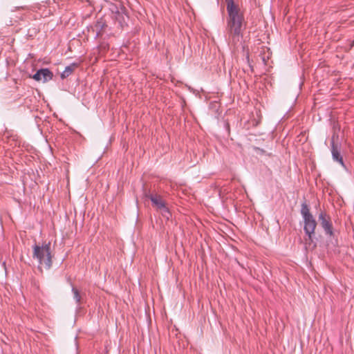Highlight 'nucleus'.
<instances>
[{"mask_svg": "<svg viewBox=\"0 0 354 354\" xmlns=\"http://www.w3.org/2000/svg\"><path fill=\"white\" fill-rule=\"evenodd\" d=\"M227 17V34L229 40L234 44L239 41L241 36V28L244 20L239 6L235 4L234 0H225Z\"/></svg>", "mask_w": 354, "mask_h": 354, "instance_id": "nucleus-1", "label": "nucleus"}, {"mask_svg": "<svg viewBox=\"0 0 354 354\" xmlns=\"http://www.w3.org/2000/svg\"><path fill=\"white\" fill-rule=\"evenodd\" d=\"M32 250V258L38 262V270L40 272L43 271V268L49 270L52 266L53 257L50 250V243L41 245L35 244Z\"/></svg>", "mask_w": 354, "mask_h": 354, "instance_id": "nucleus-2", "label": "nucleus"}, {"mask_svg": "<svg viewBox=\"0 0 354 354\" xmlns=\"http://www.w3.org/2000/svg\"><path fill=\"white\" fill-rule=\"evenodd\" d=\"M301 214L304 218V231L308 239H306V244L313 241V236L317 227V222L310 212L308 205L304 203L301 204Z\"/></svg>", "mask_w": 354, "mask_h": 354, "instance_id": "nucleus-3", "label": "nucleus"}, {"mask_svg": "<svg viewBox=\"0 0 354 354\" xmlns=\"http://www.w3.org/2000/svg\"><path fill=\"white\" fill-rule=\"evenodd\" d=\"M319 219L321 222V225L324 228L326 234L329 236L333 235L332 223L330 220V217L327 216L325 213L322 212L319 215Z\"/></svg>", "mask_w": 354, "mask_h": 354, "instance_id": "nucleus-4", "label": "nucleus"}, {"mask_svg": "<svg viewBox=\"0 0 354 354\" xmlns=\"http://www.w3.org/2000/svg\"><path fill=\"white\" fill-rule=\"evenodd\" d=\"M53 74L48 68H41L37 71L32 76V78L36 81H43L46 82L53 79Z\"/></svg>", "mask_w": 354, "mask_h": 354, "instance_id": "nucleus-5", "label": "nucleus"}, {"mask_svg": "<svg viewBox=\"0 0 354 354\" xmlns=\"http://www.w3.org/2000/svg\"><path fill=\"white\" fill-rule=\"evenodd\" d=\"M145 196L146 198H148L151 200L153 206L155 207L157 209V210L163 207L166 205L162 196L158 194H153L149 192L145 193Z\"/></svg>", "mask_w": 354, "mask_h": 354, "instance_id": "nucleus-6", "label": "nucleus"}, {"mask_svg": "<svg viewBox=\"0 0 354 354\" xmlns=\"http://www.w3.org/2000/svg\"><path fill=\"white\" fill-rule=\"evenodd\" d=\"M331 153L333 160L339 162V164L344 167L343 158L340 154L339 149L338 146L335 144L334 137H333L331 141Z\"/></svg>", "mask_w": 354, "mask_h": 354, "instance_id": "nucleus-7", "label": "nucleus"}, {"mask_svg": "<svg viewBox=\"0 0 354 354\" xmlns=\"http://www.w3.org/2000/svg\"><path fill=\"white\" fill-rule=\"evenodd\" d=\"M106 26L105 22L101 19L95 23L93 30L96 32V37H101L103 33L104 28Z\"/></svg>", "mask_w": 354, "mask_h": 354, "instance_id": "nucleus-8", "label": "nucleus"}, {"mask_svg": "<svg viewBox=\"0 0 354 354\" xmlns=\"http://www.w3.org/2000/svg\"><path fill=\"white\" fill-rule=\"evenodd\" d=\"M78 66L77 64L73 63L69 66H67L65 68V70L62 72L61 74V77L62 79H64L67 77H68L70 75L72 74V73L75 71V68H77Z\"/></svg>", "mask_w": 354, "mask_h": 354, "instance_id": "nucleus-9", "label": "nucleus"}, {"mask_svg": "<svg viewBox=\"0 0 354 354\" xmlns=\"http://www.w3.org/2000/svg\"><path fill=\"white\" fill-rule=\"evenodd\" d=\"M158 211L162 214V216L167 219H169V217L171 216V213L169 210V208L166 206V205L163 207L158 209Z\"/></svg>", "mask_w": 354, "mask_h": 354, "instance_id": "nucleus-10", "label": "nucleus"}, {"mask_svg": "<svg viewBox=\"0 0 354 354\" xmlns=\"http://www.w3.org/2000/svg\"><path fill=\"white\" fill-rule=\"evenodd\" d=\"M72 292L73 293V297H74L75 300L76 301V303L77 304H81V300H82V297H81V295L80 294V292L75 287H73Z\"/></svg>", "mask_w": 354, "mask_h": 354, "instance_id": "nucleus-11", "label": "nucleus"}]
</instances>
